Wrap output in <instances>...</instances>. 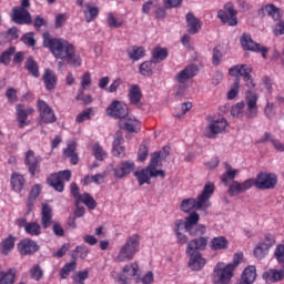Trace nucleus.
<instances>
[{"label": "nucleus", "instance_id": "nucleus-1", "mask_svg": "<svg viewBox=\"0 0 284 284\" xmlns=\"http://www.w3.org/2000/svg\"><path fill=\"white\" fill-rule=\"evenodd\" d=\"M43 37V47L48 48L55 59L67 61L71 68L81 65V55H77L74 44L62 38H45V34Z\"/></svg>", "mask_w": 284, "mask_h": 284}, {"label": "nucleus", "instance_id": "nucleus-2", "mask_svg": "<svg viewBox=\"0 0 284 284\" xmlns=\"http://www.w3.org/2000/svg\"><path fill=\"white\" fill-rule=\"evenodd\" d=\"M212 194H214V184L206 182L202 193L196 199L190 197L181 202L180 210L185 212V214L192 212V210H207L212 205L210 203Z\"/></svg>", "mask_w": 284, "mask_h": 284}, {"label": "nucleus", "instance_id": "nucleus-3", "mask_svg": "<svg viewBox=\"0 0 284 284\" xmlns=\"http://www.w3.org/2000/svg\"><path fill=\"white\" fill-rule=\"evenodd\" d=\"M234 278V271L225 262H217L211 274L212 284H230Z\"/></svg>", "mask_w": 284, "mask_h": 284}, {"label": "nucleus", "instance_id": "nucleus-4", "mask_svg": "<svg viewBox=\"0 0 284 284\" xmlns=\"http://www.w3.org/2000/svg\"><path fill=\"white\" fill-rule=\"evenodd\" d=\"M52 216H53L52 206H50L49 204H42L40 222L43 230H48V227H52L53 234L55 236H63V234H65L63 226H61V223L59 222L53 223Z\"/></svg>", "mask_w": 284, "mask_h": 284}, {"label": "nucleus", "instance_id": "nucleus-5", "mask_svg": "<svg viewBox=\"0 0 284 284\" xmlns=\"http://www.w3.org/2000/svg\"><path fill=\"white\" fill-rule=\"evenodd\" d=\"M139 274V264L131 263L123 266L121 273H116L115 271L111 272V277L120 284H130L134 276Z\"/></svg>", "mask_w": 284, "mask_h": 284}, {"label": "nucleus", "instance_id": "nucleus-6", "mask_svg": "<svg viewBox=\"0 0 284 284\" xmlns=\"http://www.w3.org/2000/svg\"><path fill=\"white\" fill-rule=\"evenodd\" d=\"M72 179V172L70 170L60 171L58 173H52L48 179L47 183L52 189L55 190V192H63L64 184L63 181H70Z\"/></svg>", "mask_w": 284, "mask_h": 284}, {"label": "nucleus", "instance_id": "nucleus-7", "mask_svg": "<svg viewBox=\"0 0 284 284\" xmlns=\"http://www.w3.org/2000/svg\"><path fill=\"white\" fill-rule=\"evenodd\" d=\"M70 190H71L72 196L77 201V204L84 203V205L89 210H95L97 209V201H94V197H92V195H90V193L80 194L79 185H77L75 182L71 183Z\"/></svg>", "mask_w": 284, "mask_h": 284}, {"label": "nucleus", "instance_id": "nucleus-8", "mask_svg": "<svg viewBox=\"0 0 284 284\" xmlns=\"http://www.w3.org/2000/svg\"><path fill=\"white\" fill-rule=\"evenodd\" d=\"M240 43L244 50H250L251 52H261L263 59H267V52L270 49L254 42V40H252V36L243 33L240 39Z\"/></svg>", "mask_w": 284, "mask_h": 284}, {"label": "nucleus", "instance_id": "nucleus-9", "mask_svg": "<svg viewBox=\"0 0 284 284\" xmlns=\"http://www.w3.org/2000/svg\"><path fill=\"white\" fill-rule=\"evenodd\" d=\"M257 190H274L276 183H278V178L274 173H260L255 178Z\"/></svg>", "mask_w": 284, "mask_h": 284}, {"label": "nucleus", "instance_id": "nucleus-10", "mask_svg": "<svg viewBox=\"0 0 284 284\" xmlns=\"http://www.w3.org/2000/svg\"><path fill=\"white\" fill-rule=\"evenodd\" d=\"M32 114H34V108H26L23 104L16 105V116L18 121V128H20V130H23V128L30 125V120H28V116H32Z\"/></svg>", "mask_w": 284, "mask_h": 284}, {"label": "nucleus", "instance_id": "nucleus-11", "mask_svg": "<svg viewBox=\"0 0 284 284\" xmlns=\"http://www.w3.org/2000/svg\"><path fill=\"white\" fill-rule=\"evenodd\" d=\"M135 179L138 180L139 185H150L151 180L150 179H156V176H160L161 179H165V172L160 171V172H154L151 171L149 166L145 169H142L140 171H136L134 173Z\"/></svg>", "mask_w": 284, "mask_h": 284}, {"label": "nucleus", "instance_id": "nucleus-12", "mask_svg": "<svg viewBox=\"0 0 284 284\" xmlns=\"http://www.w3.org/2000/svg\"><path fill=\"white\" fill-rule=\"evenodd\" d=\"M38 110L40 112V119L42 123H55L57 114H54V110L51 109L50 104L43 100H38L37 102Z\"/></svg>", "mask_w": 284, "mask_h": 284}, {"label": "nucleus", "instance_id": "nucleus-13", "mask_svg": "<svg viewBox=\"0 0 284 284\" xmlns=\"http://www.w3.org/2000/svg\"><path fill=\"white\" fill-rule=\"evenodd\" d=\"M128 105L119 100H114L106 109V114L113 119L123 121L128 116Z\"/></svg>", "mask_w": 284, "mask_h": 284}, {"label": "nucleus", "instance_id": "nucleus-14", "mask_svg": "<svg viewBox=\"0 0 284 284\" xmlns=\"http://www.w3.org/2000/svg\"><path fill=\"white\" fill-rule=\"evenodd\" d=\"M187 256H190L189 260V267L193 272H201L205 267V264L207 261L203 257L201 252L195 251V250H189L186 251Z\"/></svg>", "mask_w": 284, "mask_h": 284}, {"label": "nucleus", "instance_id": "nucleus-15", "mask_svg": "<svg viewBox=\"0 0 284 284\" xmlns=\"http://www.w3.org/2000/svg\"><path fill=\"white\" fill-rule=\"evenodd\" d=\"M225 128H227V120L224 118L220 120H213L206 128L205 136L207 139H216L219 134L225 132Z\"/></svg>", "mask_w": 284, "mask_h": 284}, {"label": "nucleus", "instance_id": "nucleus-16", "mask_svg": "<svg viewBox=\"0 0 284 284\" xmlns=\"http://www.w3.org/2000/svg\"><path fill=\"white\" fill-rule=\"evenodd\" d=\"M170 156V146H164L160 152H154L151 155V161L148 165L149 170L154 172H165L163 170H156V168H161V161H165Z\"/></svg>", "mask_w": 284, "mask_h": 284}, {"label": "nucleus", "instance_id": "nucleus-17", "mask_svg": "<svg viewBox=\"0 0 284 284\" xmlns=\"http://www.w3.org/2000/svg\"><path fill=\"white\" fill-rule=\"evenodd\" d=\"M11 16L12 22L18 26H30L32 23V16L28 9L14 7Z\"/></svg>", "mask_w": 284, "mask_h": 284}, {"label": "nucleus", "instance_id": "nucleus-18", "mask_svg": "<svg viewBox=\"0 0 284 284\" xmlns=\"http://www.w3.org/2000/svg\"><path fill=\"white\" fill-rule=\"evenodd\" d=\"M230 77L235 79H244V81H250L252 79V67L250 64H236L229 69Z\"/></svg>", "mask_w": 284, "mask_h": 284}, {"label": "nucleus", "instance_id": "nucleus-19", "mask_svg": "<svg viewBox=\"0 0 284 284\" xmlns=\"http://www.w3.org/2000/svg\"><path fill=\"white\" fill-rule=\"evenodd\" d=\"M40 163H41V156L34 155V151H32V150L27 151L26 159H24V165H27L31 176L39 174V170L41 168Z\"/></svg>", "mask_w": 284, "mask_h": 284}, {"label": "nucleus", "instance_id": "nucleus-20", "mask_svg": "<svg viewBox=\"0 0 284 284\" xmlns=\"http://www.w3.org/2000/svg\"><path fill=\"white\" fill-rule=\"evenodd\" d=\"M134 168L135 164L132 161L122 162L113 169V175L115 179H125L128 174H132V172H134Z\"/></svg>", "mask_w": 284, "mask_h": 284}, {"label": "nucleus", "instance_id": "nucleus-21", "mask_svg": "<svg viewBox=\"0 0 284 284\" xmlns=\"http://www.w3.org/2000/svg\"><path fill=\"white\" fill-rule=\"evenodd\" d=\"M258 97L256 94L246 95V111L245 115L248 119H256L258 116V106L256 105Z\"/></svg>", "mask_w": 284, "mask_h": 284}, {"label": "nucleus", "instance_id": "nucleus-22", "mask_svg": "<svg viewBox=\"0 0 284 284\" xmlns=\"http://www.w3.org/2000/svg\"><path fill=\"white\" fill-rule=\"evenodd\" d=\"M196 72H199V67L195 64H189L184 70L180 71L176 77L175 81L184 87L185 81L189 79H193V77H196Z\"/></svg>", "mask_w": 284, "mask_h": 284}, {"label": "nucleus", "instance_id": "nucleus-23", "mask_svg": "<svg viewBox=\"0 0 284 284\" xmlns=\"http://www.w3.org/2000/svg\"><path fill=\"white\" fill-rule=\"evenodd\" d=\"M186 31L189 34H199L201 32L202 22L192 12L186 13Z\"/></svg>", "mask_w": 284, "mask_h": 284}, {"label": "nucleus", "instance_id": "nucleus-24", "mask_svg": "<svg viewBox=\"0 0 284 284\" xmlns=\"http://www.w3.org/2000/svg\"><path fill=\"white\" fill-rule=\"evenodd\" d=\"M120 128L126 132H139L141 130V121L134 116L123 118L120 120Z\"/></svg>", "mask_w": 284, "mask_h": 284}, {"label": "nucleus", "instance_id": "nucleus-25", "mask_svg": "<svg viewBox=\"0 0 284 284\" xmlns=\"http://www.w3.org/2000/svg\"><path fill=\"white\" fill-rule=\"evenodd\" d=\"M262 278L266 283H280L284 278V270L270 268L263 273Z\"/></svg>", "mask_w": 284, "mask_h": 284}, {"label": "nucleus", "instance_id": "nucleus-26", "mask_svg": "<svg viewBox=\"0 0 284 284\" xmlns=\"http://www.w3.org/2000/svg\"><path fill=\"white\" fill-rule=\"evenodd\" d=\"M42 81L44 83V88L45 90H48L49 92L54 90V88H57V74L53 73V71L51 69H45L43 74H42Z\"/></svg>", "mask_w": 284, "mask_h": 284}, {"label": "nucleus", "instance_id": "nucleus-27", "mask_svg": "<svg viewBox=\"0 0 284 284\" xmlns=\"http://www.w3.org/2000/svg\"><path fill=\"white\" fill-rule=\"evenodd\" d=\"M263 17H271L273 21H280L282 19L283 13L281 9L274 4H266L261 9Z\"/></svg>", "mask_w": 284, "mask_h": 284}, {"label": "nucleus", "instance_id": "nucleus-28", "mask_svg": "<svg viewBox=\"0 0 284 284\" xmlns=\"http://www.w3.org/2000/svg\"><path fill=\"white\" fill-rule=\"evenodd\" d=\"M11 185L13 192H17L18 194L23 192V187H26V178L22 174L12 173Z\"/></svg>", "mask_w": 284, "mask_h": 284}, {"label": "nucleus", "instance_id": "nucleus-29", "mask_svg": "<svg viewBox=\"0 0 284 284\" xmlns=\"http://www.w3.org/2000/svg\"><path fill=\"white\" fill-rule=\"evenodd\" d=\"M143 98V93L141 92V88L138 84H132L129 88V101L132 105H139L141 103V99Z\"/></svg>", "mask_w": 284, "mask_h": 284}, {"label": "nucleus", "instance_id": "nucleus-30", "mask_svg": "<svg viewBox=\"0 0 284 284\" xmlns=\"http://www.w3.org/2000/svg\"><path fill=\"white\" fill-rule=\"evenodd\" d=\"M256 143H272L277 152H284V144L281 141L273 139L272 133L265 132L264 135L256 141Z\"/></svg>", "mask_w": 284, "mask_h": 284}, {"label": "nucleus", "instance_id": "nucleus-31", "mask_svg": "<svg viewBox=\"0 0 284 284\" xmlns=\"http://www.w3.org/2000/svg\"><path fill=\"white\" fill-rule=\"evenodd\" d=\"M24 68L34 79L41 77V73L39 72V63L36 62L34 58L29 57L24 63Z\"/></svg>", "mask_w": 284, "mask_h": 284}, {"label": "nucleus", "instance_id": "nucleus-32", "mask_svg": "<svg viewBox=\"0 0 284 284\" xmlns=\"http://www.w3.org/2000/svg\"><path fill=\"white\" fill-rule=\"evenodd\" d=\"M199 221H201V215L196 212H192L189 216L184 220V230L185 232H192V229L199 225Z\"/></svg>", "mask_w": 284, "mask_h": 284}, {"label": "nucleus", "instance_id": "nucleus-33", "mask_svg": "<svg viewBox=\"0 0 284 284\" xmlns=\"http://www.w3.org/2000/svg\"><path fill=\"white\" fill-rule=\"evenodd\" d=\"M126 52L131 61H140V59L145 57V49L143 47H130Z\"/></svg>", "mask_w": 284, "mask_h": 284}, {"label": "nucleus", "instance_id": "nucleus-34", "mask_svg": "<svg viewBox=\"0 0 284 284\" xmlns=\"http://www.w3.org/2000/svg\"><path fill=\"white\" fill-rule=\"evenodd\" d=\"M276 245V237L274 235L267 233L264 236V240L260 241L256 245L255 250H270Z\"/></svg>", "mask_w": 284, "mask_h": 284}, {"label": "nucleus", "instance_id": "nucleus-35", "mask_svg": "<svg viewBox=\"0 0 284 284\" xmlns=\"http://www.w3.org/2000/svg\"><path fill=\"white\" fill-rule=\"evenodd\" d=\"M212 250H227L230 247V241L225 236H217L211 240Z\"/></svg>", "mask_w": 284, "mask_h": 284}, {"label": "nucleus", "instance_id": "nucleus-36", "mask_svg": "<svg viewBox=\"0 0 284 284\" xmlns=\"http://www.w3.org/2000/svg\"><path fill=\"white\" fill-rule=\"evenodd\" d=\"M92 83V75L90 72H84L81 78V89L79 90L75 99L82 100L83 99V92H85V88Z\"/></svg>", "mask_w": 284, "mask_h": 284}, {"label": "nucleus", "instance_id": "nucleus-37", "mask_svg": "<svg viewBox=\"0 0 284 284\" xmlns=\"http://www.w3.org/2000/svg\"><path fill=\"white\" fill-rule=\"evenodd\" d=\"M168 59V49L156 47L152 52V62L153 63H161V61H165Z\"/></svg>", "mask_w": 284, "mask_h": 284}, {"label": "nucleus", "instance_id": "nucleus-38", "mask_svg": "<svg viewBox=\"0 0 284 284\" xmlns=\"http://www.w3.org/2000/svg\"><path fill=\"white\" fill-rule=\"evenodd\" d=\"M207 246V237L200 236L197 239L192 240L189 245L187 250H204Z\"/></svg>", "mask_w": 284, "mask_h": 284}, {"label": "nucleus", "instance_id": "nucleus-39", "mask_svg": "<svg viewBox=\"0 0 284 284\" xmlns=\"http://www.w3.org/2000/svg\"><path fill=\"white\" fill-rule=\"evenodd\" d=\"M87 10L83 11L87 23H91V21L95 20L99 17V8L92 7L90 3L85 4Z\"/></svg>", "mask_w": 284, "mask_h": 284}, {"label": "nucleus", "instance_id": "nucleus-40", "mask_svg": "<svg viewBox=\"0 0 284 284\" xmlns=\"http://www.w3.org/2000/svg\"><path fill=\"white\" fill-rule=\"evenodd\" d=\"M224 10L230 14L231 20L229 22V26L234 27L239 24V20L236 19V10H234V4L232 2H227L224 4Z\"/></svg>", "mask_w": 284, "mask_h": 284}, {"label": "nucleus", "instance_id": "nucleus-41", "mask_svg": "<svg viewBox=\"0 0 284 284\" xmlns=\"http://www.w3.org/2000/svg\"><path fill=\"white\" fill-rule=\"evenodd\" d=\"M134 251L132 250H121L115 260L119 262V263H125L128 261H132V258H134Z\"/></svg>", "mask_w": 284, "mask_h": 284}, {"label": "nucleus", "instance_id": "nucleus-42", "mask_svg": "<svg viewBox=\"0 0 284 284\" xmlns=\"http://www.w3.org/2000/svg\"><path fill=\"white\" fill-rule=\"evenodd\" d=\"M16 52L17 48L14 47H10L9 49H7L4 52L0 54V63H2V65H10L12 54H14Z\"/></svg>", "mask_w": 284, "mask_h": 284}, {"label": "nucleus", "instance_id": "nucleus-43", "mask_svg": "<svg viewBox=\"0 0 284 284\" xmlns=\"http://www.w3.org/2000/svg\"><path fill=\"white\" fill-rule=\"evenodd\" d=\"M140 243H141V237L139 235L134 234L126 240L122 250H136V247H139Z\"/></svg>", "mask_w": 284, "mask_h": 284}, {"label": "nucleus", "instance_id": "nucleus-44", "mask_svg": "<svg viewBox=\"0 0 284 284\" xmlns=\"http://www.w3.org/2000/svg\"><path fill=\"white\" fill-rule=\"evenodd\" d=\"M18 250H39V244L34 240L24 239L18 244Z\"/></svg>", "mask_w": 284, "mask_h": 284}, {"label": "nucleus", "instance_id": "nucleus-45", "mask_svg": "<svg viewBox=\"0 0 284 284\" xmlns=\"http://www.w3.org/2000/svg\"><path fill=\"white\" fill-rule=\"evenodd\" d=\"M242 278L250 281V283H254L256 281V266L250 265L242 273Z\"/></svg>", "mask_w": 284, "mask_h": 284}, {"label": "nucleus", "instance_id": "nucleus-46", "mask_svg": "<svg viewBox=\"0 0 284 284\" xmlns=\"http://www.w3.org/2000/svg\"><path fill=\"white\" fill-rule=\"evenodd\" d=\"M24 231L31 236H39L41 234V225L37 222H30L26 225Z\"/></svg>", "mask_w": 284, "mask_h": 284}, {"label": "nucleus", "instance_id": "nucleus-47", "mask_svg": "<svg viewBox=\"0 0 284 284\" xmlns=\"http://www.w3.org/2000/svg\"><path fill=\"white\" fill-rule=\"evenodd\" d=\"M92 116H94V109L89 108L85 109L84 111H82L81 113L78 114L75 121L78 123H83V121H90V119H92Z\"/></svg>", "mask_w": 284, "mask_h": 284}, {"label": "nucleus", "instance_id": "nucleus-48", "mask_svg": "<svg viewBox=\"0 0 284 284\" xmlns=\"http://www.w3.org/2000/svg\"><path fill=\"white\" fill-rule=\"evenodd\" d=\"M153 61H145L140 65V74L142 77H152V70H153Z\"/></svg>", "mask_w": 284, "mask_h": 284}, {"label": "nucleus", "instance_id": "nucleus-49", "mask_svg": "<svg viewBox=\"0 0 284 284\" xmlns=\"http://www.w3.org/2000/svg\"><path fill=\"white\" fill-rule=\"evenodd\" d=\"M190 236H203L207 232V227L204 224H195L191 231H186Z\"/></svg>", "mask_w": 284, "mask_h": 284}, {"label": "nucleus", "instance_id": "nucleus-50", "mask_svg": "<svg viewBox=\"0 0 284 284\" xmlns=\"http://www.w3.org/2000/svg\"><path fill=\"white\" fill-rule=\"evenodd\" d=\"M239 88H241V78L234 79L233 87L227 92V99L232 101V99H236V95L239 94Z\"/></svg>", "mask_w": 284, "mask_h": 284}, {"label": "nucleus", "instance_id": "nucleus-51", "mask_svg": "<svg viewBox=\"0 0 284 284\" xmlns=\"http://www.w3.org/2000/svg\"><path fill=\"white\" fill-rule=\"evenodd\" d=\"M75 268H77V262L74 261L65 264L60 271L61 278H68V276L70 275V272H74Z\"/></svg>", "mask_w": 284, "mask_h": 284}, {"label": "nucleus", "instance_id": "nucleus-52", "mask_svg": "<svg viewBox=\"0 0 284 284\" xmlns=\"http://www.w3.org/2000/svg\"><path fill=\"white\" fill-rule=\"evenodd\" d=\"M230 196H239V194H243V186L237 181H233V183L229 187Z\"/></svg>", "mask_w": 284, "mask_h": 284}, {"label": "nucleus", "instance_id": "nucleus-53", "mask_svg": "<svg viewBox=\"0 0 284 284\" xmlns=\"http://www.w3.org/2000/svg\"><path fill=\"white\" fill-rule=\"evenodd\" d=\"M93 154L97 161H103L108 159V152H105V150H103V148L99 144L93 146Z\"/></svg>", "mask_w": 284, "mask_h": 284}, {"label": "nucleus", "instance_id": "nucleus-54", "mask_svg": "<svg viewBox=\"0 0 284 284\" xmlns=\"http://www.w3.org/2000/svg\"><path fill=\"white\" fill-rule=\"evenodd\" d=\"M243 110H245V102H239L234 106L231 108L232 116H243Z\"/></svg>", "mask_w": 284, "mask_h": 284}, {"label": "nucleus", "instance_id": "nucleus-55", "mask_svg": "<svg viewBox=\"0 0 284 284\" xmlns=\"http://www.w3.org/2000/svg\"><path fill=\"white\" fill-rule=\"evenodd\" d=\"M236 174H239V170H232V168H229L221 176L222 183H227L229 180L234 181V179H236Z\"/></svg>", "mask_w": 284, "mask_h": 284}, {"label": "nucleus", "instance_id": "nucleus-56", "mask_svg": "<svg viewBox=\"0 0 284 284\" xmlns=\"http://www.w3.org/2000/svg\"><path fill=\"white\" fill-rule=\"evenodd\" d=\"M21 41L26 45H29V48H34V45H37V40H34V34L32 32L23 34Z\"/></svg>", "mask_w": 284, "mask_h": 284}, {"label": "nucleus", "instance_id": "nucleus-57", "mask_svg": "<svg viewBox=\"0 0 284 284\" xmlns=\"http://www.w3.org/2000/svg\"><path fill=\"white\" fill-rule=\"evenodd\" d=\"M0 284H14V270L10 268L8 273L1 276Z\"/></svg>", "mask_w": 284, "mask_h": 284}, {"label": "nucleus", "instance_id": "nucleus-58", "mask_svg": "<svg viewBox=\"0 0 284 284\" xmlns=\"http://www.w3.org/2000/svg\"><path fill=\"white\" fill-rule=\"evenodd\" d=\"M30 274H31V278H33V281H41L43 278V270L39 265H34L30 270Z\"/></svg>", "mask_w": 284, "mask_h": 284}, {"label": "nucleus", "instance_id": "nucleus-59", "mask_svg": "<svg viewBox=\"0 0 284 284\" xmlns=\"http://www.w3.org/2000/svg\"><path fill=\"white\" fill-rule=\"evenodd\" d=\"M241 263H243V253L239 252L235 253L234 257H233V262L226 264L231 266V270L234 272V270H236V267H239V265H241Z\"/></svg>", "mask_w": 284, "mask_h": 284}, {"label": "nucleus", "instance_id": "nucleus-60", "mask_svg": "<svg viewBox=\"0 0 284 284\" xmlns=\"http://www.w3.org/2000/svg\"><path fill=\"white\" fill-rule=\"evenodd\" d=\"M264 114L266 119H272L273 116L276 115V105L274 103L267 102L265 109H264Z\"/></svg>", "mask_w": 284, "mask_h": 284}, {"label": "nucleus", "instance_id": "nucleus-61", "mask_svg": "<svg viewBox=\"0 0 284 284\" xmlns=\"http://www.w3.org/2000/svg\"><path fill=\"white\" fill-rule=\"evenodd\" d=\"M64 156L70 159V156H73L77 154V142H69L68 148L64 149L63 151Z\"/></svg>", "mask_w": 284, "mask_h": 284}, {"label": "nucleus", "instance_id": "nucleus-62", "mask_svg": "<svg viewBox=\"0 0 284 284\" xmlns=\"http://www.w3.org/2000/svg\"><path fill=\"white\" fill-rule=\"evenodd\" d=\"M273 33L275 37H281V34H284V20H277V22L273 26Z\"/></svg>", "mask_w": 284, "mask_h": 284}, {"label": "nucleus", "instance_id": "nucleus-63", "mask_svg": "<svg viewBox=\"0 0 284 284\" xmlns=\"http://www.w3.org/2000/svg\"><path fill=\"white\" fill-rule=\"evenodd\" d=\"M14 241H16L14 236L9 235L1 243L2 250H12L14 247Z\"/></svg>", "mask_w": 284, "mask_h": 284}, {"label": "nucleus", "instance_id": "nucleus-64", "mask_svg": "<svg viewBox=\"0 0 284 284\" xmlns=\"http://www.w3.org/2000/svg\"><path fill=\"white\" fill-rule=\"evenodd\" d=\"M221 59H223V53L220 51L219 47L213 49V65H221Z\"/></svg>", "mask_w": 284, "mask_h": 284}]
</instances>
